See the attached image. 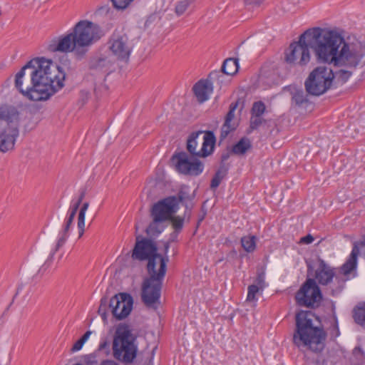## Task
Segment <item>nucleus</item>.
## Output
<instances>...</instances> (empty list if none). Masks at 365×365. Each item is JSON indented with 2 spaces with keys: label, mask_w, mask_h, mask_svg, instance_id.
Returning <instances> with one entry per match:
<instances>
[{
  "label": "nucleus",
  "mask_w": 365,
  "mask_h": 365,
  "mask_svg": "<svg viewBox=\"0 0 365 365\" xmlns=\"http://www.w3.org/2000/svg\"><path fill=\"white\" fill-rule=\"evenodd\" d=\"M312 48L319 63L334 66L356 67L363 55L356 45L346 42L344 30L339 28L314 26L307 29L284 50L287 64L304 67L311 60Z\"/></svg>",
  "instance_id": "1"
},
{
  "label": "nucleus",
  "mask_w": 365,
  "mask_h": 365,
  "mask_svg": "<svg viewBox=\"0 0 365 365\" xmlns=\"http://www.w3.org/2000/svg\"><path fill=\"white\" fill-rule=\"evenodd\" d=\"M66 73L62 66L45 57H36L15 76L16 88L32 101L48 100L65 86Z\"/></svg>",
  "instance_id": "2"
},
{
  "label": "nucleus",
  "mask_w": 365,
  "mask_h": 365,
  "mask_svg": "<svg viewBox=\"0 0 365 365\" xmlns=\"http://www.w3.org/2000/svg\"><path fill=\"white\" fill-rule=\"evenodd\" d=\"M318 267L314 269V261L305 259L307 277L294 294L296 304L307 309H316L324 300L322 286H327L336 277L335 268L321 257H317Z\"/></svg>",
  "instance_id": "3"
},
{
  "label": "nucleus",
  "mask_w": 365,
  "mask_h": 365,
  "mask_svg": "<svg viewBox=\"0 0 365 365\" xmlns=\"http://www.w3.org/2000/svg\"><path fill=\"white\" fill-rule=\"evenodd\" d=\"M104 33L101 26L88 20H81L73 28V31L53 40L48 49L51 52L70 53L76 51L78 59L87 52L86 48L99 40Z\"/></svg>",
  "instance_id": "4"
},
{
  "label": "nucleus",
  "mask_w": 365,
  "mask_h": 365,
  "mask_svg": "<svg viewBox=\"0 0 365 365\" xmlns=\"http://www.w3.org/2000/svg\"><path fill=\"white\" fill-rule=\"evenodd\" d=\"M146 261L145 269L148 276L141 283L140 299L148 309H157L160 304V298L164 279L168 270L169 257L163 256L156 250L143 259Z\"/></svg>",
  "instance_id": "5"
},
{
  "label": "nucleus",
  "mask_w": 365,
  "mask_h": 365,
  "mask_svg": "<svg viewBox=\"0 0 365 365\" xmlns=\"http://www.w3.org/2000/svg\"><path fill=\"white\" fill-rule=\"evenodd\" d=\"M313 310L299 309L295 312L292 342H326L328 331L322 317Z\"/></svg>",
  "instance_id": "6"
},
{
  "label": "nucleus",
  "mask_w": 365,
  "mask_h": 365,
  "mask_svg": "<svg viewBox=\"0 0 365 365\" xmlns=\"http://www.w3.org/2000/svg\"><path fill=\"white\" fill-rule=\"evenodd\" d=\"M185 188H188V186L182 185L176 195L163 197L153 204L150 207L152 222L145 230L147 235L158 236L163 232L165 227L159 225L170 220L177 213L180 202H182L185 198Z\"/></svg>",
  "instance_id": "7"
},
{
  "label": "nucleus",
  "mask_w": 365,
  "mask_h": 365,
  "mask_svg": "<svg viewBox=\"0 0 365 365\" xmlns=\"http://www.w3.org/2000/svg\"><path fill=\"white\" fill-rule=\"evenodd\" d=\"M22 116L16 106L6 103L0 105V152L6 153L14 148Z\"/></svg>",
  "instance_id": "8"
},
{
  "label": "nucleus",
  "mask_w": 365,
  "mask_h": 365,
  "mask_svg": "<svg viewBox=\"0 0 365 365\" xmlns=\"http://www.w3.org/2000/svg\"><path fill=\"white\" fill-rule=\"evenodd\" d=\"M134 299L128 292H119L108 299L106 296L101 297L98 309L104 324L108 323V310L117 321H122L128 317L133 308Z\"/></svg>",
  "instance_id": "9"
},
{
  "label": "nucleus",
  "mask_w": 365,
  "mask_h": 365,
  "mask_svg": "<svg viewBox=\"0 0 365 365\" xmlns=\"http://www.w3.org/2000/svg\"><path fill=\"white\" fill-rule=\"evenodd\" d=\"M336 73L327 66L314 68L304 81L305 91L309 96H321L332 88Z\"/></svg>",
  "instance_id": "10"
},
{
  "label": "nucleus",
  "mask_w": 365,
  "mask_h": 365,
  "mask_svg": "<svg viewBox=\"0 0 365 365\" xmlns=\"http://www.w3.org/2000/svg\"><path fill=\"white\" fill-rule=\"evenodd\" d=\"M197 154L189 155L183 150L175 151L170 158V162L178 173L185 175L198 176L203 172L205 165L200 159L202 157Z\"/></svg>",
  "instance_id": "11"
},
{
  "label": "nucleus",
  "mask_w": 365,
  "mask_h": 365,
  "mask_svg": "<svg viewBox=\"0 0 365 365\" xmlns=\"http://www.w3.org/2000/svg\"><path fill=\"white\" fill-rule=\"evenodd\" d=\"M135 235V242L131 250V257L133 260L143 262V259L152 255L156 250H159L158 245L153 235Z\"/></svg>",
  "instance_id": "12"
},
{
  "label": "nucleus",
  "mask_w": 365,
  "mask_h": 365,
  "mask_svg": "<svg viewBox=\"0 0 365 365\" xmlns=\"http://www.w3.org/2000/svg\"><path fill=\"white\" fill-rule=\"evenodd\" d=\"M128 37L125 34L114 32L110 39L112 41L109 46L112 53L118 60H128L131 53V48L128 45Z\"/></svg>",
  "instance_id": "13"
},
{
  "label": "nucleus",
  "mask_w": 365,
  "mask_h": 365,
  "mask_svg": "<svg viewBox=\"0 0 365 365\" xmlns=\"http://www.w3.org/2000/svg\"><path fill=\"white\" fill-rule=\"evenodd\" d=\"M365 247V234L362 240L354 241L352 243V250L346 262L340 267V272L345 276L349 275L356 271L358 267V258L361 254V247Z\"/></svg>",
  "instance_id": "14"
},
{
  "label": "nucleus",
  "mask_w": 365,
  "mask_h": 365,
  "mask_svg": "<svg viewBox=\"0 0 365 365\" xmlns=\"http://www.w3.org/2000/svg\"><path fill=\"white\" fill-rule=\"evenodd\" d=\"M114 358L125 365L133 362L137 356L136 344H112Z\"/></svg>",
  "instance_id": "15"
},
{
  "label": "nucleus",
  "mask_w": 365,
  "mask_h": 365,
  "mask_svg": "<svg viewBox=\"0 0 365 365\" xmlns=\"http://www.w3.org/2000/svg\"><path fill=\"white\" fill-rule=\"evenodd\" d=\"M139 336L138 330L126 322H120L115 326L111 342H135Z\"/></svg>",
  "instance_id": "16"
},
{
  "label": "nucleus",
  "mask_w": 365,
  "mask_h": 365,
  "mask_svg": "<svg viewBox=\"0 0 365 365\" xmlns=\"http://www.w3.org/2000/svg\"><path fill=\"white\" fill-rule=\"evenodd\" d=\"M88 70L93 74L103 73L106 76L110 73V61L108 56L102 53H96L89 58Z\"/></svg>",
  "instance_id": "17"
},
{
  "label": "nucleus",
  "mask_w": 365,
  "mask_h": 365,
  "mask_svg": "<svg viewBox=\"0 0 365 365\" xmlns=\"http://www.w3.org/2000/svg\"><path fill=\"white\" fill-rule=\"evenodd\" d=\"M214 86L210 80L201 78L197 81L192 86V91L197 101L202 103L207 101L210 95L213 92Z\"/></svg>",
  "instance_id": "18"
},
{
  "label": "nucleus",
  "mask_w": 365,
  "mask_h": 365,
  "mask_svg": "<svg viewBox=\"0 0 365 365\" xmlns=\"http://www.w3.org/2000/svg\"><path fill=\"white\" fill-rule=\"evenodd\" d=\"M203 142L200 150L197 151V155H201L202 158H207L211 156L215 151L217 138L215 132L211 130H202Z\"/></svg>",
  "instance_id": "19"
},
{
  "label": "nucleus",
  "mask_w": 365,
  "mask_h": 365,
  "mask_svg": "<svg viewBox=\"0 0 365 365\" xmlns=\"http://www.w3.org/2000/svg\"><path fill=\"white\" fill-rule=\"evenodd\" d=\"M259 78L267 84H277L279 78L278 68L274 64L265 62L259 68Z\"/></svg>",
  "instance_id": "20"
},
{
  "label": "nucleus",
  "mask_w": 365,
  "mask_h": 365,
  "mask_svg": "<svg viewBox=\"0 0 365 365\" xmlns=\"http://www.w3.org/2000/svg\"><path fill=\"white\" fill-rule=\"evenodd\" d=\"M230 168V163L219 162V167L210 180V188L211 190L215 191L217 189L222 180L227 175Z\"/></svg>",
  "instance_id": "21"
},
{
  "label": "nucleus",
  "mask_w": 365,
  "mask_h": 365,
  "mask_svg": "<svg viewBox=\"0 0 365 365\" xmlns=\"http://www.w3.org/2000/svg\"><path fill=\"white\" fill-rule=\"evenodd\" d=\"M75 217L66 215L62 229L59 231L58 240L54 247V252H57L61 247H63L69 237V230L72 227Z\"/></svg>",
  "instance_id": "22"
},
{
  "label": "nucleus",
  "mask_w": 365,
  "mask_h": 365,
  "mask_svg": "<svg viewBox=\"0 0 365 365\" xmlns=\"http://www.w3.org/2000/svg\"><path fill=\"white\" fill-rule=\"evenodd\" d=\"M298 349L304 353V355L307 358H311L312 354H314L317 355L315 362L317 364H320L321 359H319V354L324 349L325 344H295Z\"/></svg>",
  "instance_id": "23"
},
{
  "label": "nucleus",
  "mask_w": 365,
  "mask_h": 365,
  "mask_svg": "<svg viewBox=\"0 0 365 365\" xmlns=\"http://www.w3.org/2000/svg\"><path fill=\"white\" fill-rule=\"evenodd\" d=\"M232 153L235 155L244 156L252 148L250 138L246 136L240 138L237 141L230 145Z\"/></svg>",
  "instance_id": "24"
},
{
  "label": "nucleus",
  "mask_w": 365,
  "mask_h": 365,
  "mask_svg": "<svg viewBox=\"0 0 365 365\" xmlns=\"http://www.w3.org/2000/svg\"><path fill=\"white\" fill-rule=\"evenodd\" d=\"M220 69L222 70V73H225V76L229 77L236 75L240 70L239 59L237 58H226L223 61Z\"/></svg>",
  "instance_id": "25"
},
{
  "label": "nucleus",
  "mask_w": 365,
  "mask_h": 365,
  "mask_svg": "<svg viewBox=\"0 0 365 365\" xmlns=\"http://www.w3.org/2000/svg\"><path fill=\"white\" fill-rule=\"evenodd\" d=\"M259 238L256 235L248 234L240 238V245L243 250L247 253H253L257 247Z\"/></svg>",
  "instance_id": "26"
},
{
  "label": "nucleus",
  "mask_w": 365,
  "mask_h": 365,
  "mask_svg": "<svg viewBox=\"0 0 365 365\" xmlns=\"http://www.w3.org/2000/svg\"><path fill=\"white\" fill-rule=\"evenodd\" d=\"M196 196V190L192 194H189L187 191L184 192V200L180 204L185 207L183 216L184 219L186 218L187 222H189L192 216V210L194 207V200Z\"/></svg>",
  "instance_id": "27"
},
{
  "label": "nucleus",
  "mask_w": 365,
  "mask_h": 365,
  "mask_svg": "<svg viewBox=\"0 0 365 365\" xmlns=\"http://www.w3.org/2000/svg\"><path fill=\"white\" fill-rule=\"evenodd\" d=\"M329 303L331 304V317L333 319V324L328 329L329 334V341H335L336 339L340 335V331L339 327V322L335 311V302L332 299H330Z\"/></svg>",
  "instance_id": "28"
},
{
  "label": "nucleus",
  "mask_w": 365,
  "mask_h": 365,
  "mask_svg": "<svg viewBox=\"0 0 365 365\" xmlns=\"http://www.w3.org/2000/svg\"><path fill=\"white\" fill-rule=\"evenodd\" d=\"M23 114L21 120L24 123V129L25 132H30L34 130L39 122V119L36 117L35 113L30 110H24L21 112Z\"/></svg>",
  "instance_id": "29"
},
{
  "label": "nucleus",
  "mask_w": 365,
  "mask_h": 365,
  "mask_svg": "<svg viewBox=\"0 0 365 365\" xmlns=\"http://www.w3.org/2000/svg\"><path fill=\"white\" fill-rule=\"evenodd\" d=\"M309 96V95H307V93L305 95L302 89L296 90L292 96V102L294 103L296 106L302 107L304 106V107L307 108L309 106L313 105L312 101L308 98Z\"/></svg>",
  "instance_id": "30"
},
{
  "label": "nucleus",
  "mask_w": 365,
  "mask_h": 365,
  "mask_svg": "<svg viewBox=\"0 0 365 365\" xmlns=\"http://www.w3.org/2000/svg\"><path fill=\"white\" fill-rule=\"evenodd\" d=\"M78 192L79 195L78 199L76 201L73 200L71 201L67 213V215L73 217H76L78 210H80V206L86 195L87 189L86 187H82L79 189Z\"/></svg>",
  "instance_id": "31"
},
{
  "label": "nucleus",
  "mask_w": 365,
  "mask_h": 365,
  "mask_svg": "<svg viewBox=\"0 0 365 365\" xmlns=\"http://www.w3.org/2000/svg\"><path fill=\"white\" fill-rule=\"evenodd\" d=\"M201 134H202V130H198L192 132L188 135L186 140L185 147L187 150L186 153H188L189 155H195V153H197V151H196V148L197 145V139Z\"/></svg>",
  "instance_id": "32"
},
{
  "label": "nucleus",
  "mask_w": 365,
  "mask_h": 365,
  "mask_svg": "<svg viewBox=\"0 0 365 365\" xmlns=\"http://www.w3.org/2000/svg\"><path fill=\"white\" fill-rule=\"evenodd\" d=\"M353 318L356 324L365 326V302H360L354 307Z\"/></svg>",
  "instance_id": "33"
},
{
  "label": "nucleus",
  "mask_w": 365,
  "mask_h": 365,
  "mask_svg": "<svg viewBox=\"0 0 365 365\" xmlns=\"http://www.w3.org/2000/svg\"><path fill=\"white\" fill-rule=\"evenodd\" d=\"M264 289H260L259 286L250 284L247 287V302L256 303L258 301V295H262Z\"/></svg>",
  "instance_id": "34"
},
{
  "label": "nucleus",
  "mask_w": 365,
  "mask_h": 365,
  "mask_svg": "<svg viewBox=\"0 0 365 365\" xmlns=\"http://www.w3.org/2000/svg\"><path fill=\"white\" fill-rule=\"evenodd\" d=\"M197 0H181L175 4V14L178 17L181 16L185 14L190 6L195 4Z\"/></svg>",
  "instance_id": "35"
},
{
  "label": "nucleus",
  "mask_w": 365,
  "mask_h": 365,
  "mask_svg": "<svg viewBox=\"0 0 365 365\" xmlns=\"http://www.w3.org/2000/svg\"><path fill=\"white\" fill-rule=\"evenodd\" d=\"M225 73H222V70H215L211 71L208 76L207 78L210 80V82H211L212 84L214 83H216L217 86H220V87L222 85H223L225 83Z\"/></svg>",
  "instance_id": "36"
},
{
  "label": "nucleus",
  "mask_w": 365,
  "mask_h": 365,
  "mask_svg": "<svg viewBox=\"0 0 365 365\" xmlns=\"http://www.w3.org/2000/svg\"><path fill=\"white\" fill-rule=\"evenodd\" d=\"M266 112L265 103L262 101H255L250 110L252 117H262Z\"/></svg>",
  "instance_id": "37"
},
{
  "label": "nucleus",
  "mask_w": 365,
  "mask_h": 365,
  "mask_svg": "<svg viewBox=\"0 0 365 365\" xmlns=\"http://www.w3.org/2000/svg\"><path fill=\"white\" fill-rule=\"evenodd\" d=\"M256 274L253 284L259 286L260 289H264L267 286L265 282V267H257Z\"/></svg>",
  "instance_id": "38"
},
{
  "label": "nucleus",
  "mask_w": 365,
  "mask_h": 365,
  "mask_svg": "<svg viewBox=\"0 0 365 365\" xmlns=\"http://www.w3.org/2000/svg\"><path fill=\"white\" fill-rule=\"evenodd\" d=\"M169 221H171L172 227L176 232H181L184 226V217L174 215Z\"/></svg>",
  "instance_id": "39"
},
{
  "label": "nucleus",
  "mask_w": 365,
  "mask_h": 365,
  "mask_svg": "<svg viewBox=\"0 0 365 365\" xmlns=\"http://www.w3.org/2000/svg\"><path fill=\"white\" fill-rule=\"evenodd\" d=\"M238 126V123L235 124L233 123L232 125H230L229 127H224V123L222 125L221 130H220V140L218 143V145H220L222 142L228 136V135L231 133L235 131Z\"/></svg>",
  "instance_id": "40"
},
{
  "label": "nucleus",
  "mask_w": 365,
  "mask_h": 365,
  "mask_svg": "<svg viewBox=\"0 0 365 365\" xmlns=\"http://www.w3.org/2000/svg\"><path fill=\"white\" fill-rule=\"evenodd\" d=\"M134 0H110L113 7L118 11L125 9Z\"/></svg>",
  "instance_id": "41"
},
{
  "label": "nucleus",
  "mask_w": 365,
  "mask_h": 365,
  "mask_svg": "<svg viewBox=\"0 0 365 365\" xmlns=\"http://www.w3.org/2000/svg\"><path fill=\"white\" fill-rule=\"evenodd\" d=\"M90 98V92L86 90H81L79 92V98L77 101V105L79 107L84 106Z\"/></svg>",
  "instance_id": "42"
},
{
  "label": "nucleus",
  "mask_w": 365,
  "mask_h": 365,
  "mask_svg": "<svg viewBox=\"0 0 365 365\" xmlns=\"http://www.w3.org/2000/svg\"><path fill=\"white\" fill-rule=\"evenodd\" d=\"M56 252H54V248H53L49 254V256L48 257L47 259L44 262V264L39 268L38 273L43 274L46 269L51 266V264L53 262V257Z\"/></svg>",
  "instance_id": "43"
},
{
  "label": "nucleus",
  "mask_w": 365,
  "mask_h": 365,
  "mask_svg": "<svg viewBox=\"0 0 365 365\" xmlns=\"http://www.w3.org/2000/svg\"><path fill=\"white\" fill-rule=\"evenodd\" d=\"M85 220H86L85 215H81V213L78 214L77 227H78V238H81L84 234Z\"/></svg>",
  "instance_id": "44"
},
{
  "label": "nucleus",
  "mask_w": 365,
  "mask_h": 365,
  "mask_svg": "<svg viewBox=\"0 0 365 365\" xmlns=\"http://www.w3.org/2000/svg\"><path fill=\"white\" fill-rule=\"evenodd\" d=\"M336 73L337 79L341 83H345L351 77L352 73L347 70L341 69Z\"/></svg>",
  "instance_id": "45"
},
{
  "label": "nucleus",
  "mask_w": 365,
  "mask_h": 365,
  "mask_svg": "<svg viewBox=\"0 0 365 365\" xmlns=\"http://www.w3.org/2000/svg\"><path fill=\"white\" fill-rule=\"evenodd\" d=\"M240 104H241V108L240 109V112H241L245 106V100L241 98H238L235 101L232 102L230 104L228 110L235 112V110L237 109V108L239 107V106Z\"/></svg>",
  "instance_id": "46"
},
{
  "label": "nucleus",
  "mask_w": 365,
  "mask_h": 365,
  "mask_svg": "<svg viewBox=\"0 0 365 365\" xmlns=\"http://www.w3.org/2000/svg\"><path fill=\"white\" fill-rule=\"evenodd\" d=\"M158 19H160L158 14L156 12L152 13L147 16V19L145 21V27L148 28L153 24Z\"/></svg>",
  "instance_id": "47"
},
{
  "label": "nucleus",
  "mask_w": 365,
  "mask_h": 365,
  "mask_svg": "<svg viewBox=\"0 0 365 365\" xmlns=\"http://www.w3.org/2000/svg\"><path fill=\"white\" fill-rule=\"evenodd\" d=\"M235 113L232 110H228L226 115L225 116V120H224V127H229L230 125H232L233 123H232V121L235 118Z\"/></svg>",
  "instance_id": "48"
},
{
  "label": "nucleus",
  "mask_w": 365,
  "mask_h": 365,
  "mask_svg": "<svg viewBox=\"0 0 365 365\" xmlns=\"http://www.w3.org/2000/svg\"><path fill=\"white\" fill-rule=\"evenodd\" d=\"M230 145H227L225 150L222 151L219 162L227 163V160L229 159L230 155H234L231 151V148H230Z\"/></svg>",
  "instance_id": "49"
},
{
  "label": "nucleus",
  "mask_w": 365,
  "mask_h": 365,
  "mask_svg": "<svg viewBox=\"0 0 365 365\" xmlns=\"http://www.w3.org/2000/svg\"><path fill=\"white\" fill-rule=\"evenodd\" d=\"M237 259H238V253L237 250L233 247L230 252L227 253L226 259L229 262H234Z\"/></svg>",
  "instance_id": "50"
},
{
  "label": "nucleus",
  "mask_w": 365,
  "mask_h": 365,
  "mask_svg": "<svg viewBox=\"0 0 365 365\" xmlns=\"http://www.w3.org/2000/svg\"><path fill=\"white\" fill-rule=\"evenodd\" d=\"M266 120L262 117H252L250 123L252 124V127L258 128L263 123H265Z\"/></svg>",
  "instance_id": "51"
},
{
  "label": "nucleus",
  "mask_w": 365,
  "mask_h": 365,
  "mask_svg": "<svg viewBox=\"0 0 365 365\" xmlns=\"http://www.w3.org/2000/svg\"><path fill=\"white\" fill-rule=\"evenodd\" d=\"M314 241V237L311 234H307L299 239V244L310 245Z\"/></svg>",
  "instance_id": "52"
},
{
  "label": "nucleus",
  "mask_w": 365,
  "mask_h": 365,
  "mask_svg": "<svg viewBox=\"0 0 365 365\" xmlns=\"http://www.w3.org/2000/svg\"><path fill=\"white\" fill-rule=\"evenodd\" d=\"M205 203H206V201L203 202L200 207V212L197 216V219L199 220L200 222H202L205 220V218L206 217L207 214V208L205 207Z\"/></svg>",
  "instance_id": "53"
},
{
  "label": "nucleus",
  "mask_w": 365,
  "mask_h": 365,
  "mask_svg": "<svg viewBox=\"0 0 365 365\" xmlns=\"http://www.w3.org/2000/svg\"><path fill=\"white\" fill-rule=\"evenodd\" d=\"M110 11V7L109 6L108 4H106V5H103V6H99L97 9H96V14H98V15H107Z\"/></svg>",
  "instance_id": "54"
},
{
  "label": "nucleus",
  "mask_w": 365,
  "mask_h": 365,
  "mask_svg": "<svg viewBox=\"0 0 365 365\" xmlns=\"http://www.w3.org/2000/svg\"><path fill=\"white\" fill-rule=\"evenodd\" d=\"M91 331L88 330L86 331L83 334H82L80 337H78L77 339L73 341V342H86L88 339H89Z\"/></svg>",
  "instance_id": "55"
},
{
  "label": "nucleus",
  "mask_w": 365,
  "mask_h": 365,
  "mask_svg": "<svg viewBox=\"0 0 365 365\" xmlns=\"http://www.w3.org/2000/svg\"><path fill=\"white\" fill-rule=\"evenodd\" d=\"M89 207V202H82L80 206V210H78V213H81V215H85L86 213V211Z\"/></svg>",
  "instance_id": "56"
},
{
  "label": "nucleus",
  "mask_w": 365,
  "mask_h": 365,
  "mask_svg": "<svg viewBox=\"0 0 365 365\" xmlns=\"http://www.w3.org/2000/svg\"><path fill=\"white\" fill-rule=\"evenodd\" d=\"M264 1V0H245L246 5L259 6Z\"/></svg>",
  "instance_id": "57"
},
{
  "label": "nucleus",
  "mask_w": 365,
  "mask_h": 365,
  "mask_svg": "<svg viewBox=\"0 0 365 365\" xmlns=\"http://www.w3.org/2000/svg\"><path fill=\"white\" fill-rule=\"evenodd\" d=\"M180 233V232H176L175 230H173L170 234L169 239H168V241L170 242V243L174 242H177L178 241V237Z\"/></svg>",
  "instance_id": "58"
},
{
  "label": "nucleus",
  "mask_w": 365,
  "mask_h": 365,
  "mask_svg": "<svg viewBox=\"0 0 365 365\" xmlns=\"http://www.w3.org/2000/svg\"><path fill=\"white\" fill-rule=\"evenodd\" d=\"M170 242H168V241H166L164 242V245H163V256H165V257H168V251H169V249H170Z\"/></svg>",
  "instance_id": "59"
},
{
  "label": "nucleus",
  "mask_w": 365,
  "mask_h": 365,
  "mask_svg": "<svg viewBox=\"0 0 365 365\" xmlns=\"http://www.w3.org/2000/svg\"><path fill=\"white\" fill-rule=\"evenodd\" d=\"M100 365H118L115 361L113 360L106 359L103 360Z\"/></svg>",
  "instance_id": "60"
},
{
  "label": "nucleus",
  "mask_w": 365,
  "mask_h": 365,
  "mask_svg": "<svg viewBox=\"0 0 365 365\" xmlns=\"http://www.w3.org/2000/svg\"><path fill=\"white\" fill-rule=\"evenodd\" d=\"M236 314V311L235 310H233L228 316H227V319L229 321V323L230 324H233V319L235 317Z\"/></svg>",
  "instance_id": "61"
},
{
  "label": "nucleus",
  "mask_w": 365,
  "mask_h": 365,
  "mask_svg": "<svg viewBox=\"0 0 365 365\" xmlns=\"http://www.w3.org/2000/svg\"><path fill=\"white\" fill-rule=\"evenodd\" d=\"M84 344H73V347L71 348V351L73 352L79 351L83 347Z\"/></svg>",
  "instance_id": "62"
},
{
  "label": "nucleus",
  "mask_w": 365,
  "mask_h": 365,
  "mask_svg": "<svg viewBox=\"0 0 365 365\" xmlns=\"http://www.w3.org/2000/svg\"><path fill=\"white\" fill-rule=\"evenodd\" d=\"M24 289V284L22 283L18 284V287L16 288V292L14 296L13 300L14 298L19 294V293Z\"/></svg>",
  "instance_id": "63"
},
{
  "label": "nucleus",
  "mask_w": 365,
  "mask_h": 365,
  "mask_svg": "<svg viewBox=\"0 0 365 365\" xmlns=\"http://www.w3.org/2000/svg\"><path fill=\"white\" fill-rule=\"evenodd\" d=\"M245 257L249 258V256L247 255V253L240 252V254H238V259H240V263L241 264L242 263V259Z\"/></svg>",
  "instance_id": "64"
}]
</instances>
